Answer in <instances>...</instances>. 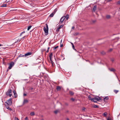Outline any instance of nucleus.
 Returning a JSON list of instances; mask_svg holds the SVG:
<instances>
[{
    "mask_svg": "<svg viewBox=\"0 0 120 120\" xmlns=\"http://www.w3.org/2000/svg\"><path fill=\"white\" fill-rule=\"evenodd\" d=\"M63 17H64L65 18H66V20H67L69 17V15H68L67 14L66 15V16H63Z\"/></svg>",
    "mask_w": 120,
    "mask_h": 120,
    "instance_id": "9d476101",
    "label": "nucleus"
},
{
    "mask_svg": "<svg viewBox=\"0 0 120 120\" xmlns=\"http://www.w3.org/2000/svg\"><path fill=\"white\" fill-rule=\"evenodd\" d=\"M3 45H1V44H0V46H3Z\"/></svg>",
    "mask_w": 120,
    "mask_h": 120,
    "instance_id": "13d9d810",
    "label": "nucleus"
},
{
    "mask_svg": "<svg viewBox=\"0 0 120 120\" xmlns=\"http://www.w3.org/2000/svg\"><path fill=\"white\" fill-rule=\"evenodd\" d=\"M51 63H52V65H53V61L52 60V59L51 60H50Z\"/></svg>",
    "mask_w": 120,
    "mask_h": 120,
    "instance_id": "ea45409f",
    "label": "nucleus"
},
{
    "mask_svg": "<svg viewBox=\"0 0 120 120\" xmlns=\"http://www.w3.org/2000/svg\"><path fill=\"white\" fill-rule=\"evenodd\" d=\"M61 89V88L60 86H57L56 89L58 90H60Z\"/></svg>",
    "mask_w": 120,
    "mask_h": 120,
    "instance_id": "9b49d317",
    "label": "nucleus"
},
{
    "mask_svg": "<svg viewBox=\"0 0 120 120\" xmlns=\"http://www.w3.org/2000/svg\"><path fill=\"white\" fill-rule=\"evenodd\" d=\"M85 109L86 108H85L83 107L82 108V110H85Z\"/></svg>",
    "mask_w": 120,
    "mask_h": 120,
    "instance_id": "79ce46f5",
    "label": "nucleus"
},
{
    "mask_svg": "<svg viewBox=\"0 0 120 120\" xmlns=\"http://www.w3.org/2000/svg\"><path fill=\"white\" fill-rule=\"evenodd\" d=\"M109 70L111 71H113L114 72L115 71V70L113 68H111L109 69Z\"/></svg>",
    "mask_w": 120,
    "mask_h": 120,
    "instance_id": "f3484780",
    "label": "nucleus"
},
{
    "mask_svg": "<svg viewBox=\"0 0 120 120\" xmlns=\"http://www.w3.org/2000/svg\"><path fill=\"white\" fill-rule=\"evenodd\" d=\"M90 64L91 65H93V63H90Z\"/></svg>",
    "mask_w": 120,
    "mask_h": 120,
    "instance_id": "052dcab7",
    "label": "nucleus"
},
{
    "mask_svg": "<svg viewBox=\"0 0 120 120\" xmlns=\"http://www.w3.org/2000/svg\"><path fill=\"white\" fill-rule=\"evenodd\" d=\"M30 115L31 116H33L34 115V112H32L30 113Z\"/></svg>",
    "mask_w": 120,
    "mask_h": 120,
    "instance_id": "4be33fe9",
    "label": "nucleus"
},
{
    "mask_svg": "<svg viewBox=\"0 0 120 120\" xmlns=\"http://www.w3.org/2000/svg\"><path fill=\"white\" fill-rule=\"evenodd\" d=\"M118 90H114V92L116 93L117 94L118 92Z\"/></svg>",
    "mask_w": 120,
    "mask_h": 120,
    "instance_id": "a878e982",
    "label": "nucleus"
},
{
    "mask_svg": "<svg viewBox=\"0 0 120 120\" xmlns=\"http://www.w3.org/2000/svg\"><path fill=\"white\" fill-rule=\"evenodd\" d=\"M69 94L71 95H73L74 94V93L71 91H70L69 92Z\"/></svg>",
    "mask_w": 120,
    "mask_h": 120,
    "instance_id": "412c9836",
    "label": "nucleus"
},
{
    "mask_svg": "<svg viewBox=\"0 0 120 120\" xmlns=\"http://www.w3.org/2000/svg\"><path fill=\"white\" fill-rule=\"evenodd\" d=\"M101 53L103 55H104L105 54V53L104 52H101Z\"/></svg>",
    "mask_w": 120,
    "mask_h": 120,
    "instance_id": "c9c22d12",
    "label": "nucleus"
},
{
    "mask_svg": "<svg viewBox=\"0 0 120 120\" xmlns=\"http://www.w3.org/2000/svg\"><path fill=\"white\" fill-rule=\"evenodd\" d=\"M112 49H110L109 50V51H110H110H112Z\"/></svg>",
    "mask_w": 120,
    "mask_h": 120,
    "instance_id": "c03bdc74",
    "label": "nucleus"
},
{
    "mask_svg": "<svg viewBox=\"0 0 120 120\" xmlns=\"http://www.w3.org/2000/svg\"><path fill=\"white\" fill-rule=\"evenodd\" d=\"M72 29H75V27L74 26L72 27Z\"/></svg>",
    "mask_w": 120,
    "mask_h": 120,
    "instance_id": "de8ad7c7",
    "label": "nucleus"
},
{
    "mask_svg": "<svg viewBox=\"0 0 120 120\" xmlns=\"http://www.w3.org/2000/svg\"><path fill=\"white\" fill-rule=\"evenodd\" d=\"M58 30H59L60 29L59 27L57 28Z\"/></svg>",
    "mask_w": 120,
    "mask_h": 120,
    "instance_id": "4d7b16f0",
    "label": "nucleus"
},
{
    "mask_svg": "<svg viewBox=\"0 0 120 120\" xmlns=\"http://www.w3.org/2000/svg\"><path fill=\"white\" fill-rule=\"evenodd\" d=\"M15 96H16V94H15Z\"/></svg>",
    "mask_w": 120,
    "mask_h": 120,
    "instance_id": "69168bd1",
    "label": "nucleus"
},
{
    "mask_svg": "<svg viewBox=\"0 0 120 120\" xmlns=\"http://www.w3.org/2000/svg\"><path fill=\"white\" fill-rule=\"evenodd\" d=\"M106 18L108 19H110L111 18V16L110 15H107L106 16Z\"/></svg>",
    "mask_w": 120,
    "mask_h": 120,
    "instance_id": "6e6552de",
    "label": "nucleus"
},
{
    "mask_svg": "<svg viewBox=\"0 0 120 120\" xmlns=\"http://www.w3.org/2000/svg\"><path fill=\"white\" fill-rule=\"evenodd\" d=\"M25 120H28V117H26L25 119Z\"/></svg>",
    "mask_w": 120,
    "mask_h": 120,
    "instance_id": "a19ab883",
    "label": "nucleus"
},
{
    "mask_svg": "<svg viewBox=\"0 0 120 120\" xmlns=\"http://www.w3.org/2000/svg\"><path fill=\"white\" fill-rule=\"evenodd\" d=\"M49 50H47V51L46 52H49Z\"/></svg>",
    "mask_w": 120,
    "mask_h": 120,
    "instance_id": "603ef678",
    "label": "nucleus"
},
{
    "mask_svg": "<svg viewBox=\"0 0 120 120\" xmlns=\"http://www.w3.org/2000/svg\"><path fill=\"white\" fill-rule=\"evenodd\" d=\"M15 120H19L17 118L15 117Z\"/></svg>",
    "mask_w": 120,
    "mask_h": 120,
    "instance_id": "58836bf2",
    "label": "nucleus"
},
{
    "mask_svg": "<svg viewBox=\"0 0 120 120\" xmlns=\"http://www.w3.org/2000/svg\"><path fill=\"white\" fill-rule=\"evenodd\" d=\"M107 120H111L110 119L108 118Z\"/></svg>",
    "mask_w": 120,
    "mask_h": 120,
    "instance_id": "e2e57ef3",
    "label": "nucleus"
},
{
    "mask_svg": "<svg viewBox=\"0 0 120 120\" xmlns=\"http://www.w3.org/2000/svg\"><path fill=\"white\" fill-rule=\"evenodd\" d=\"M65 19V18L64 17H62V18L60 19V22H59V23L60 24H61L64 21V20Z\"/></svg>",
    "mask_w": 120,
    "mask_h": 120,
    "instance_id": "39448f33",
    "label": "nucleus"
},
{
    "mask_svg": "<svg viewBox=\"0 0 120 120\" xmlns=\"http://www.w3.org/2000/svg\"><path fill=\"white\" fill-rule=\"evenodd\" d=\"M33 88L32 87H30L29 89V90H31V91L32 92L34 91V90H33Z\"/></svg>",
    "mask_w": 120,
    "mask_h": 120,
    "instance_id": "a211bd4d",
    "label": "nucleus"
},
{
    "mask_svg": "<svg viewBox=\"0 0 120 120\" xmlns=\"http://www.w3.org/2000/svg\"><path fill=\"white\" fill-rule=\"evenodd\" d=\"M97 101H99V99L98 98L96 97L94 98Z\"/></svg>",
    "mask_w": 120,
    "mask_h": 120,
    "instance_id": "72a5a7b5",
    "label": "nucleus"
},
{
    "mask_svg": "<svg viewBox=\"0 0 120 120\" xmlns=\"http://www.w3.org/2000/svg\"><path fill=\"white\" fill-rule=\"evenodd\" d=\"M32 27V26L31 25L29 26L28 27L27 30H29Z\"/></svg>",
    "mask_w": 120,
    "mask_h": 120,
    "instance_id": "b1692460",
    "label": "nucleus"
},
{
    "mask_svg": "<svg viewBox=\"0 0 120 120\" xmlns=\"http://www.w3.org/2000/svg\"><path fill=\"white\" fill-rule=\"evenodd\" d=\"M64 26L63 25H61L59 27L61 29V28H62Z\"/></svg>",
    "mask_w": 120,
    "mask_h": 120,
    "instance_id": "f704fd0d",
    "label": "nucleus"
},
{
    "mask_svg": "<svg viewBox=\"0 0 120 120\" xmlns=\"http://www.w3.org/2000/svg\"><path fill=\"white\" fill-rule=\"evenodd\" d=\"M57 8H56L54 10V12H53L55 14V13L56 12V11H57Z\"/></svg>",
    "mask_w": 120,
    "mask_h": 120,
    "instance_id": "c85d7f7f",
    "label": "nucleus"
},
{
    "mask_svg": "<svg viewBox=\"0 0 120 120\" xmlns=\"http://www.w3.org/2000/svg\"><path fill=\"white\" fill-rule=\"evenodd\" d=\"M22 33H21L20 34V36H21L22 35Z\"/></svg>",
    "mask_w": 120,
    "mask_h": 120,
    "instance_id": "6e6d98bb",
    "label": "nucleus"
},
{
    "mask_svg": "<svg viewBox=\"0 0 120 120\" xmlns=\"http://www.w3.org/2000/svg\"><path fill=\"white\" fill-rule=\"evenodd\" d=\"M12 92V90L11 89H9L8 91L6 92V94L8 96H9L10 97H11L12 95V94H10V93Z\"/></svg>",
    "mask_w": 120,
    "mask_h": 120,
    "instance_id": "7ed1b4c3",
    "label": "nucleus"
},
{
    "mask_svg": "<svg viewBox=\"0 0 120 120\" xmlns=\"http://www.w3.org/2000/svg\"><path fill=\"white\" fill-rule=\"evenodd\" d=\"M25 32L24 31L22 32L21 33H22V34H23V33H24Z\"/></svg>",
    "mask_w": 120,
    "mask_h": 120,
    "instance_id": "3c124183",
    "label": "nucleus"
},
{
    "mask_svg": "<svg viewBox=\"0 0 120 120\" xmlns=\"http://www.w3.org/2000/svg\"><path fill=\"white\" fill-rule=\"evenodd\" d=\"M88 99L89 100H91V101L92 100V98L90 96H88Z\"/></svg>",
    "mask_w": 120,
    "mask_h": 120,
    "instance_id": "5701e85b",
    "label": "nucleus"
},
{
    "mask_svg": "<svg viewBox=\"0 0 120 120\" xmlns=\"http://www.w3.org/2000/svg\"><path fill=\"white\" fill-rule=\"evenodd\" d=\"M13 92L15 95V98H16V96H15V94H16V95H17V94H16V93L15 91V90H14L13 91Z\"/></svg>",
    "mask_w": 120,
    "mask_h": 120,
    "instance_id": "aec40b11",
    "label": "nucleus"
},
{
    "mask_svg": "<svg viewBox=\"0 0 120 120\" xmlns=\"http://www.w3.org/2000/svg\"><path fill=\"white\" fill-rule=\"evenodd\" d=\"M71 45H72V47L73 49H74V48H75V46H74V45L73 43H71Z\"/></svg>",
    "mask_w": 120,
    "mask_h": 120,
    "instance_id": "c756f323",
    "label": "nucleus"
},
{
    "mask_svg": "<svg viewBox=\"0 0 120 120\" xmlns=\"http://www.w3.org/2000/svg\"><path fill=\"white\" fill-rule=\"evenodd\" d=\"M32 54V53L31 52H28L24 55L25 56V57H26L28 56H30Z\"/></svg>",
    "mask_w": 120,
    "mask_h": 120,
    "instance_id": "423d86ee",
    "label": "nucleus"
},
{
    "mask_svg": "<svg viewBox=\"0 0 120 120\" xmlns=\"http://www.w3.org/2000/svg\"><path fill=\"white\" fill-rule=\"evenodd\" d=\"M86 60V61H88L89 63H90V61H89V60Z\"/></svg>",
    "mask_w": 120,
    "mask_h": 120,
    "instance_id": "864d4df0",
    "label": "nucleus"
},
{
    "mask_svg": "<svg viewBox=\"0 0 120 120\" xmlns=\"http://www.w3.org/2000/svg\"><path fill=\"white\" fill-rule=\"evenodd\" d=\"M112 0H106V1L107 2H109L112 1Z\"/></svg>",
    "mask_w": 120,
    "mask_h": 120,
    "instance_id": "e433bc0d",
    "label": "nucleus"
},
{
    "mask_svg": "<svg viewBox=\"0 0 120 120\" xmlns=\"http://www.w3.org/2000/svg\"><path fill=\"white\" fill-rule=\"evenodd\" d=\"M92 101L94 102H96L97 101L95 98H93L92 100Z\"/></svg>",
    "mask_w": 120,
    "mask_h": 120,
    "instance_id": "2eb2a0df",
    "label": "nucleus"
},
{
    "mask_svg": "<svg viewBox=\"0 0 120 120\" xmlns=\"http://www.w3.org/2000/svg\"><path fill=\"white\" fill-rule=\"evenodd\" d=\"M98 106L96 105H94V107L95 108H98Z\"/></svg>",
    "mask_w": 120,
    "mask_h": 120,
    "instance_id": "cd10ccee",
    "label": "nucleus"
},
{
    "mask_svg": "<svg viewBox=\"0 0 120 120\" xmlns=\"http://www.w3.org/2000/svg\"><path fill=\"white\" fill-rule=\"evenodd\" d=\"M107 115V113L106 112H105L104 113V114H103V115L104 117H106V116Z\"/></svg>",
    "mask_w": 120,
    "mask_h": 120,
    "instance_id": "f8f14e48",
    "label": "nucleus"
},
{
    "mask_svg": "<svg viewBox=\"0 0 120 120\" xmlns=\"http://www.w3.org/2000/svg\"><path fill=\"white\" fill-rule=\"evenodd\" d=\"M59 112V110H56V111H55L54 112L56 114L57 113H58V112Z\"/></svg>",
    "mask_w": 120,
    "mask_h": 120,
    "instance_id": "6ab92c4d",
    "label": "nucleus"
},
{
    "mask_svg": "<svg viewBox=\"0 0 120 120\" xmlns=\"http://www.w3.org/2000/svg\"><path fill=\"white\" fill-rule=\"evenodd\" d=\"M28 102V101L27 99H24V100L23 103L24 104H25Z\"/></svg>",
    "mask_w": 120,
    "mask_h": 120,
    "instance_id": "ddd939ff",
    "label": "nucleus"
},
{
    "mask_svg": "<svg viewBox=\"0 0 120 120\" xmlns=\"http://www.w3.org/2000/svg\"><path fill=\"white\" fill-rule=\"evenodd\" d=\"M58 47V46H57L55 47L54 48V49H56Z\"/></svg>",
    "mask_w": 120,
    "mask_h": 120,
    "instance_id": "4c0bfd02",
    "label": "nucleus"
},
{
    "mask_svg": "<svg viewBox=\"0 0 120 120\" xmlns=\"http://www.w3.org/2000/svg\"><path fill=\"white\" fill-rule=\"evenodd\" d=\"M49 48H50V47H48V50H49Z\"/></svg>",
    "mask_w": 120,
    "mask_h": 120,
    "instance_id": "bf43d9fd",
    "label": "nucleus"
},
{
    "mask_svg": "<svg viewBox=\"0 0 120 120\" xmlns=\"http://www.w3.org/2000/svg\"><path fill=\"white\" fill-rule=\"evenodd\" d=\"M54 14H55V13H54L53 12H52V13L50 15H49L50 17H52L53 16Z\"/></svg>",
    "mask_w": 120,
    "mask_h": 120,
    "instance_id": "dca6fc26",
    "label": "nucleus"
},
{
    "mask_svg": "<svg viewBox=\"0 0 120 120\" xmlns=\"http://www.w3.org/2000/svg\"><path fill=\"white\" fill-rule=\"evenodd\" d=\"M119 9H120V8H119Z\"/></svg>",
    "mask_w": 120,
    "mask_h": 120,
    "instance_id": "338daca9",
    "label": "nucleus"
},
{
    "mask_svg": "<svg viewBox=\"0 0 120 120\" xmlns=\"http://www.w3.org/2000/svg\"><path fill=\"white\" fill-rule=\"evenodd\" d=\"M67 120H69V119L68 118H67Z\"/></svg>",
    "mask_w": 120,
    "mask_h": 120,
    "instance_id": "680f3d73",
    "label": "nucleus"
},
{
    "mask_svg": "<svg viewBox=\"0 0 120 120\" xmlns=\"http://www.w3.org/2000/svg\"><path fill=\"white\" fill-rule=\"evenodd\" d=\"M23 95L24 96H26V94L25 93H24L23 94Z\"/></svg>",
    "mask_w": 120,
    "mask_h": 120,
    "instance_id": "49530a36",
    "label": "nucleus"
},
{
    "mask_svg": "<svg viewBox=\"0 0 120 120\" xmlns=\"http://www.w3.org/2000/svg\"><path fill=\"white\" fill-rule=\"evenodd\" d=\"M108 99V97H106L105 98H104V100H105V99Z\"/></svg>",
    "mask_w": 120,
    "mask_h": 120,
    "instance_id": "2f4dec72",
    "label": "nucleus"
},
{
    "mask_svg": "<svg viewBox=\"0 0 120 120\" xmlns=\"http://www.w3.org/2000/svg\"><path fill=\"white\" fill-rule=\"evenodd\" d=\"M71 100H72L73 101H74L75 100V99H74V98H71Z\"/></svg>",
    "mask_w": 120,
    "mask_h": 120,
    "instance_id": "473e14b6",
    "label": "nucleus"
},
{
    "mask_svg": "<svg viewBox=\"0 0 120 120\" xmlns=\"http://www.w3.org/2000/svg\"><path fill=\"white\" fill-rule=\"evenodd\" d=\"M117 4H120V0L118 2Z\"/></svg>",
    "mask_w": 120,
    "mask_h": 120,
    "instance_id": "a18cd8bd",
    "label": "nucleus"
},
{
    "mask_svg": "<svg viewBox=\"0 0 120 120\" xmlns=\"http://www.w3.org/2000/svg\"><path fill=\"white\" fill-rule=\"evenodd\" d=\"M98 98L99 100H99H101V98H100V97H98Z\"/></svg>",
    "mask_w": 120,
    "mask_h": 120,
    "instance_id": "09e8293b",
    "label": "nucleus"
},
{
    "mask_svg": "<svg viewBox=\"0 0 120 120\" xmlns=\"http://www.w3.org/2000/svg\"><path fill=\"white\" fill-rule=\"evenodd\" d=\"M46 27H44V30L45 32V35H47L48 33V26L47 24H46Z\"/></svg>",
    "mask_w": 120,
    "mask_h": 120,
    "instance_id": "f257e3e1",
    "label": "nucleus"
},
{
    "mask_svg": "<svg viewBox=\"0 0 120 120\" xmlns=\"http://www.w3.org/2000/svg\"><path fill=\"white\" fill-rule=\"evenodd\" d=\"M97 8V6L95 5L94 6V8H93V12H94L96 10Z\"/></svg>",
    "mask_w": 120,
    "mask_h": 120,
    "instance_id": "1a4fd4ad",
    "label": "nucleus"
},
{
    "mask_svg": "<svg viewBox=\"0 0 120 120\" xmlns=\"http://www.w3.org/2000/svg\"><path fill=\"white\" fill-rule=\"evenodd\" d=\"M12 99L11 98H10L9 100H7V101L5 102V105L7 106L8 105H11L12 104Z\"/></svg>",
    "mask_w": 120,
    "mask_h": 120,
    "instance_id": "f03ea898",
    "label": "nucleus"
},
{
    "mask_svg": "<svg viewBox=\"0 0 120 120\" xmlns=\"http://www.w3.org/2000/svg\"><path fill=\"white\" fill-rule=\"evenodd\" d=\"M52 53L51 52L50 53L49 55V57L50 59V60H52Z\"/></svg>",
    "mask_w": 120,
    "mask_h": 120,
    "instance_id": "0eeeda50",
    "label": "nucleus"
},
{
    "mask_svg": "<svg viewBox=\"0 0 120 120\" xmlns=\"http://www.w3.org/2000/svg\"><path fill=\"white\" fill-rule=\"evenodd\" d=\"M25 56L24 55H22V54H20L19 56H18V57H23Z\"/></svg>",
    "mask_w": 120,
    "mask_h": 120,
    "instance_id": "393cba45",
    "label": "nucleus"
},
{
    "mask_svg": "<svg viewBox=\"0 0 120 120\" xmlns=\"http://www.w3.org/2000/svg\"><path fill=\"white\" fill-rule=\"evenodd\" d=\"M63 46V45H60V47H62Z\"/></svg>",
    "mask_w": 120,
    "mask_h": 120,
    "instance_id": "5fc2aeb1",
    "label": "nucleus"
},
{
    "mask_svg": "<svg viewBox=\"0 0 120 120\" xmlns=\"http://www.w3.org/2000/svg\"><path fill=\"white\" fill-rule=\"evenodd\" d=\"M41 120H44L43 119H42Z\"/></svg>",
    "mask_w": 120,
    "mask_h": 120,
    "instance_id": "0e129e2a",
    "label": "nucleus"
},
{
    "mask_svg": "<svg viewBox=\"0 0 120 120\" xmlns=\"http://www.w3.org/2000/svg\"><path fill=\"white\" fill-rule=\"evenodd\" d=\"M25 37H26L25 36H24L22 38L24 39L25 38ZM22 38H21V39H20L21 40H22Z\"/></svg>",
    "mask_w": 120,
    "mask_h": 120,
    "instance_id": "37998d69",
    "label": "nucleus"
},
{
    "mask_svg": "<svg viewBox=\"0 0 120 120\" xmlns=\"http://www.w3.org/2000/svg\"><path fill=\"white\" fill-rule=\"evenodd\" d=\"M9 105H8L7 106L5 105V106L7 109H8L10 110H11V108H9Z\"/></svg>",
    "mask_w": 120,
    "mask_h": 120,
    "instance_id": "4468645a",
    "label": "nucleus"
},
{
    "mask_svg": "<svg viewBox=\"0 0 120 120\" xmlns=\"http://www.w3.org/2000/svg\"><path fill=\"white\" fill-rule=\"evenodd\" d=\"M56 31H59V30H58V29H57L56 30Z\"/></svg>",
    "mask_w": 120,
    "mask_h": 120,
    "instance_id": "8fccbe9b",
    "label": "nucleus"
},
{
    "mask_svg": "<svg viewBox=\"0 0 120 120\" xmlns=\"http://www.w3.org/2000/svg\"><path fill=\"white\" fill-rule=\"evenodd\" d=\"M114 59L113 58H112L111 59V60L112 62H113L114 61Z\"/></svg>",
    "mask_w": 120,
    "mask_h": 120,
    "instance_id": "7c9ffc66",
    "label": "nucleus"
},
{
    "mask_svg": "<svg viewBox=\"0 0 120 120\" xmlns=\"http://www.w3.org/2000/svg\"><path fill=\"white\" fill-rule=\"evenodd\" d=\"M14 63L13 62H11L9 64V66L8 67V68L9 69H11L12 68V66L14 65Z\"/></svg>",
    "mask_w": 120,
    "mask_h": 120,
    "instance_id": "20e7f679",
    "label": "nucleus"
},
{
    "mask_svg": "<svg viewBox=\"0 0 120 120\" xmlns=\"http://www.w3.org/2000/svg\"><path fill=\"white\" fill-rule=\"evenodd\" d=\"M6 6V4H3V5L1 6V7H5Z\"/></svg>",
    "mask_w": 120,
    "mask_h": 120,
    "instance_id": "bb28decb",
    "label": "nucleus"
}]
</instances>
